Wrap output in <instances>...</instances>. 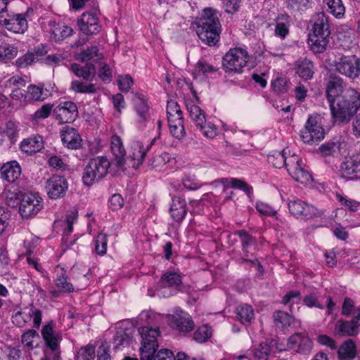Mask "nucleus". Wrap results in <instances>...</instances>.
<instances>
[{
  "instance_id": "obj_1",
  "label": "nucleus",
  "mask_w": 360,
  "mask_h": 360,
  "mask_svg": "<svg viewBox=\"0 0 360 360\" xmlns=\"http://www.w3.org/2000/svg\"><path fill=\"white\" fill-rule=\"evenodd\" d=\"M195 32L204 43L212 46L218 42L221 32L219 12L212 8H205L195 20Z\"/></svg>"
},
{
  "instance_id": "obj_2",
  "label": "nucleus",
  "mask_w": 360,
  "mask_h": 360,
  "mask_svg": "<svg viewBox=\"0 0 360 360\" xmlns=\"http://www.w3.org/2000/svg\"><path fill=\"white\" fill-rule=\"evenodd\" d=\"M313 22L312 32L309 35L308 44L314 53H322L326 49L329 41V24L323 13L314 15Z\"/></svg>"
},
{
  "instance_id": "obj_3",
  "label": "nucleus",
  "mask_w": 360,
  "mask_h": 360,
  "mask_svg": "<svg viewBox=\"0 0 360 360\" xmlns=\"http://www.w3.org/2000/svg\"><path fill=\"white\" fill-rule=\"evenodd\" d=\"M110 167V162L106 156H98L89 160L84 169L83 183L91 186L105 177Z\"/></svg>"
},
{
  "instance_id": "obj_4",
  "label": "nucleus",
  "mask_w": 360,
  "mask_h": 360,
  "mask_svg": "<svg viewBox=\"0 0 360 360\" xmlns=\"http://www.w3.org/2000/svg\"><path fill=\"white\" fill-rule=\"evenodd\" d=\"M359 108L360 93L353 89L347 90L344 101L340 104L333 118L334 122L340 123L349 121Z\"/></svg>"
},
{
  "instance_id": "obj_5",
  "label": "nucleus",
  "mask_w": 360,
  "mask_h": 360,
  "mask_svg": "<svg viewBox=\"0 0 360 360\" xmlns=\"http://www.w3.org/2000/svg\"><path fill=\"white\" fill-rule=\"evenodd\" d=\"M141 335V360H149L151 354H155L158 348L157 338L160 335L159 328L143 326L139 328Z\"/></svg>"
},
{
  "instance_id": "obj_6",
  "label": "nucleus",
  "mask_w": 360,
  "mask_h": 360,
  "mask_svg": "<svg viewBox=\"0 0 360 360\" xmlns=\"http://www.w3.org/2000/svg\"><path fill=\"white\" fill-rule=\"evenodd\" d=\"M134 108L136 113V126L139 130L143 131L155 127V120L150 112L147 101L143 95H136L134 98Z\"/></svg>"
},
{
  "instance_id": "obj_7",
  "label": "nucleus",
  "mask_w": 360,
  "mask_h": 360,
  "mask_svg": "<svg viewBox=\"0 0 360 360\" xmlns=\"http://www.w3.org/2000/svg\"><path fill=\"white\" fill-rule=\"evenodd\" d=\"M333 65L335 71L347 77L354 79L360 74V58L354 55L335 56Z\"/></svg>"
},
{
  "instance_id": "obj_8",
  "label": "nucleus",
  "mask_w": 360,
  "mask_h": 360,
  "mask_svg": "<svg viewBox=\"0 0 360 360\" xmlns=\"http://www.w3.org/2000/svg\"><path fill=\"white\" fill-rule=\"evenodd\" d=\"M249 60L248 51L242 48L231 49L223 57L224 68L230 72L240 73Z\"/></svg>"
},
{
  "instance_id": "obj_9",
  "label": "nucleus",
  "mask_w": 360,
  "mask_h": 360,
  "mask_svg": "<svg viewBox=\"0 0 360 360\" xmlns=\"http://www.w3.org/2000/svg\"><path fill=\"white\" fill-rule=\"evenodd\" d=\"M325 130L321 123V117L319 115H310L301 131L302 140L305 143L313 144L320 141L324 138Z\"/></svg>"
},
{
  "instance_id": "obj_10",
  "label": "nucleus",
  "mask_w": 360,
  "mask_h": 360,
  "mask_svg": "<svg viewBox=\"0 0 360 360\" xmlns=\"http://www.w3.org/2000/svg\"><path fill=\"white\" fill-rule=\"evenodd\" d=\"M344 82L342 79L335 77L330 78L326 89V96L330 104V109L334 118L340 104L344 101L345 95L342 96L344 91Z\"/></svg>"
},
{
  "instance_id": "obj_11",
  "label": "nucleus",
  "mask_w": 360,
  "mask_h": 360,
  "mask_svg": "<svg viewBox=\"0 0 360 360\" xmlns=\"http://www.w3.org/2000/svg\"><path fill=\"white\" fill-rule=\"evenodd\" d=\"M288 207L290 213L297 219L306 220L322 214L315 206L300 199L289 200Z\"/></svg>"
},
{
  "instance_id": "obj_12",
  "label": "nucleus",
  "mask_w": 360,
  "mask_h": 360,
  "mask_svg": "<svg viewBox=\"0 0 360 360\" xmlns=\"http://www.w3.org/2000/svg\"><path fill=\"white\" fill-rule=\"evenodd\" d=\"M181 283L180 275L174 271L164 274L158 282L156 293L159 297H168L176 293V287Z\"/></svg>"
},
{
  "instance_id": "obj_13",
  "label": "nucleus",
  "mask_w": 360,
  "mask_h": 360,
  "mask_svg": "<svg viewBox=\"0 0 360 360\" xmlns=\"http://www.w3.org/2000/svg\"><path fill=\"white\" fill-rule=\"evenodd\" d=\"M29 11L24 13L7 14L0 16V24L6 30L16 34H23L28 28L27 17Z\"/></svg>"
},
{
  "instance_id": "obj_14",
  "label": "nucleus",
  "mask_w": 360,
  "mask_h": 360,
  "mask_svg": "<svg viewBox=\"0 0 360 360\" xmlns=\"http://www.w3.org/2000/svg\"><path fill=\"white\" fill-rule=\"evenodd\" d=\"M42 207V198L37 193H24L19 206V213L23 218L33 217Z\"/></svg>"
},
{
  "instance_id": "obj_15",
  "label": "nucleus",
  "mask_w": 360,
  "mask_h": 360,
  "mask_svg": "<svg viewBox=\"0 0 360 360\" xmlns=\"http://www.w3.org/2000/svg\"><path fill=\"white\" fill-rule=\"evenodd\" d=\"M13 323L18 327H23L32 321L33 327L39 328L41 323V311L34 306L26 307L12 317Z\"/></svg>"
},
{
  "instance_id": "obj_16",
  "label": "nucleus",
  "mask_w": 360,
  "mask_h": 360,
  "mask_svg": "<svg viewBox=\"0 0 360 360\" xmlns=\"http://www.w3.org/2000/svg\"><path fill=\"white\" fill-rule=\"evenodd\" d=\"M169 325L180 333H187L194 328L191 316L179 308L174 309L173 314L168 315Z\"/></svg>"
},
{
  "instance_id": "obj_17",
  "label": "nucleus",
  "mask_w": 360,
  "mask_h": 360,
  "mask_svg": "<svg viewBox=\"0 0 360 360\" xmlns=\"http://www.w3.org/2000/svg\"><path fill=\"white\" fill-rule=\"evenodd\" d=\"M287 349L301 354H309L313 348V342L307 333H296L288 339Z\"/></svg>"
},
{
  "instance_id": "obj_18",
  "label": "nucleus",
  "mask_w": 360,
  "mask_h": 360,
  "mask_svg": "<svg viewBox=\"0 0 360 360\" xmlns=\"http://www.w3.org/2000/svg\"><path fill=\"white\" fill-rule=\"evenodd\" d=\"M237 235L240 237L243 251L244 255L243 260L245 262H250L252 264H255L257 266V269L258 271L262 272L263 267L258 262V260L253 257L252 251L256 250V240L254 238H252L250 235H249L245 231H238L237 232Z\"/></svg>"
},
{
  "instance_id": "obj_19",
  "label": "nucleus",
  "mask_w": 360,
  "mask_h": 360,
  "mask_svg": "<svg viewBox=\"0 0 360 360\" xmlns=\"http://www.w3.org/2000/svg\"><path fill=\"white\" fill-rule=\"evenodd\" d=\"M68 189V183L62 176L53 175L46 181V191L52 199H58L65 196Z\"/></svg>"
},
{
  "instance_id": "obj_20",
  "label": "nucleus",
  "mask_w": 360,
  "mask_h": 360,
  "mask_svg": "<svg viewBox=\"0 0 360 360\" xmlns=\"http://www.w3.org/2000/svg\"><path fill=\"white\" fill-rule=\"evenodd\" d=\"M53 113L59 123H70L77 117V107L72 101H63L54 108Z\"/></svg>"
},
{
  "instance_id": "obj_21",
  "label": "nucleus",
  "mask_w": 360,
  "mask_h": 360,
  "mask_svg": "<svg viewBox=\"0 0 360 360\" xmlns=\"http://www.w3.org/2000/svg\"><path fill=\"white\" fill-rule=\"evenodd\" d=\"M155 140L156 137H154L153 139L147 144H144L142 141L138 139L133 140L131 144L129 153V158L132 162L133 167H138L143 163L147 152L154 144Z\"/></svg>"
},
{
  "instance_id": "obj_22",
  "label": "nucleus",
  "mask_w": 360,
  "mask_h": 360,
  "mask_svg": "<svg viewBox=\"0 0 360 360\" xmlns=\"http://www.w3.org/2000/svg\"><path fill=\"white\" fill-rule=\"evenodd\" d=\"M79 30L86 34H96L101 30L97 15L91 12L84 13L77 20Z\"/></svg>"
},
{
  "instance_id": "obj_23",
  "label": "nucleus",
  "mask_w": 360,
  "mask_h": 360,
  "mask_svg": "<svg viewBox=\"0 0 360 360\" xmlns=\"http://www.w3.org/2000/svg\"><path fill=\"white\" fill-rule=\"evenodd\" d=\"M41 335L46 346L52 351H55L58 348L61 340V335L58 332L54 330L53 321H49L43 326Z\"/></svg>"
},
{
  "instance_id": "obj_24",
  "label": "nucleus",
  "mask_w": 360,
  "mask_h": 360,
  "mask_svg": "<svg viewBox=\"0 0 360 360\" xmlns=\"http://www.w3.org/2000/svg\"><path fill=\"white\" fill-rule=\"evenodd\" d=\"M61 140L64 146L70 149H77L81 146L82 138L77 131L70 127H65L61 131Z\"/></svg>"
},
{
  "instance_id": "obj_25",
  "label": "nucleus",
  "mask_w": 360,
  "mask_h": 360,
  "mask_svg": "<svg viewBox=\"0 0 360 360\" xmlns=\"http://www.w3.org/2000/svg\"><path fill=\"white\" fill-rule=\"evenodd\" d=\"M346 147V143L340 137H335L322 144L319 150L323 156H336L342 153Z\"/></svg>"
},
{
  "instance_id": "obj_26",
  "label": "nucleus",
  "mask_w": 360,
  "mask_h": 360,
  "mask_svg": "<svg viewBox=\"0 0 360 360\" xmlns=\"http://www.w3.org/2000/svg\"><path fill=\"white\" fill-rule=\"evenodd\" d=\"M54 282L58 290H56L52 287L49 290V292L54 297H58L61 293L72 292L75 290L72 283L68 281V277L63 272L57 276L54 280Z\"/></svg>"
},
{
  "instance_id": "obj_27",
  "label": "nucleus",
  "mask_w": 360,
  "mask_h": 360,
  "mask_svg": "<svg viewBox=\"0 0 360 360\" xmlns=\"http://www.w3.org/2000/svg\"><path fill=\"white\" fill-rule=\"evenodd\" d=\"M71 70L77 77L82 78L85 81L92 82L96 75V67L92 63L84 65L72 63Z\"/></svg>"
},
{
  "instance_id": "obj_28",
  "label": "nucleus",
  "mask_w": 360,
  "mask_h": 360,
  "mask_svg": "<svg viewBox=\"0 0 360 360\" xmlns=\"http://www.w3.org/2000/svg\"><path fill=\"white\" fill-rule=\"evenodd\" d=\"M212 184L215 187L222 185L224 186V190L231 187L240 189L246 193H249L251 191V188L246 182L236 178H221L212 181Z\"/></svg>"
},
{
  "instance_id": "obj_29",
  "label": "nucleus",
  "mask_w": 360,
  "mask_h": 360,
  "mask_svg": "<svg viewBox=\"0 0 360 360\" xmlns=\"http://www.w3.org/2000/svg\"><path fill=\"white\" fill-rule=\"evenodd\" d=\"M51 38L55 41H60L72 34L73 30L70 27L56 23L54 21L49 22Z\"/></svg>"
},
{
  "instance_id": "obj_30",
  "label": "nucleus",
  "mask_w": 360,
  "mask_h": 360,
  "mask_svg": "<svg viewBox=\"0 0 360 360\" xmlns=\"http://www.w3.org/2000/svg\"><path fill=\"white\" fill-rule=\"evenodd\" d=\"M111 150L117 167H122L125 164L126 151L121 138L117 135L111 137Z\"/></svg>"
},
{
  "instance_id": "obj_31",
  "label": "nucleus",
  "mask_w": 360,
  "mask_h": 360,
  "mask_svg": "<svg viewBox=\"0 0 360 360\" xmlns=\"http://www.w3.org/2000/svg\"><path fill=\"white\" fill-rule=\"evenodd\" d=\"M1 177L8 182L13 183L21 174V167L17 161L5 163L1 169Z\"/></svg>"
},
{
  "instance_id": "obj_32",
  "label": "nucleus",
  "mask_w": 360,
  "mask_h": 360,
  "mask_svg": "<svg viewBox=\"0 0 360 360\" xmlns=\"http://www.w3.org/2000/svg\"><path fill=\"white\" fill-rule=\"evenodd\" d=\"M359 323L355 320H339L335 326V332L342 336H354L358 334Z\"/></svg>"
},
{
  "instance_id": "obj_33",
  "label": "nucleus",
  "mask_w": 360,
  "mask_h": 360,
  "mask_svg": "<svg viewBox=\"0 0 360 360\" xmlns=\"http://www.w3.org/2000/svg\"><path fill=\"white\" fill-rule=\"evenodd\" d=\"M22 152L32 155L40 151L44 147V142L41 136H32L25 139L20 143Z\"/></svg>"
},
{
  "instance_id": "obj_34",
  "label": "nucleus",
  "mask_w": 360,
  "mask_h": 360,
  "mask_svg": "<svg viewBox=\"0 0 360 360\" xmlns=\"http://www.w3.org/2000/svg\"><path fill=\"white\" fill-rule=\"evenodd\" d=\"M169 212L176 221H182L186 215V202L184 199L176 197L172 199Z\"/></svg>"
},
{
  "instance_id": "obj_35",
  "label": "nucleus",
  "mask_w": 360,
  "mask_h": 360,
  "mask_svg": "<svg viewBox=\"0 0 360 360\" xmlns=\"http://www.w3.org/2000/svg\"><path fill=\"white\" fill-rule=\"evenodd\" d=\"M185 104L191 120L197 127L202 123V121H205L206 118L205 112L193 100H186Z\"/></svg>"
},
{
  "instance_id": "obj_36",
  "label": "nucleus",
  "mask_w": 360,
  "mask_h": 360,
  "mask_svg": "<svg viewBox=\"0 0 360 360\" xmlns=\"http://www.w3.org/2000/svg\"><path fill=\"white\" fill-rule=\"evenodd\" d=\"M274 319L275 324L278 328L291 326L296 328H299L301 324L300 321L296 320L294 317L283 311H278L274 313Z\"/></svg>"
},
{
  "instance_id": "obj_37",
  "label": "nucleus",
  "mask_w": 360,
  "mask_h": 360,
  "mask_svg": "<svg viewBox=\"0 0 360 360\" xmlns=\"http://www.w3.org/2000/svg\"><path fill=\"white\" fill-rule=\"evenodd\" d=\"M46 52V50H40L39 49H35L34 52H27L24 56L16 60L15 65L20 68H26L27 66L39 61L40 57L43 56Z\"/></svg>"
},
{
  "instance_id": "obj_38",
  "label": "nucleus",
  "mask_w": 360,
  "mask_h": 360,
  "mask_svg": "<svg viewBox=\"0 0 360 360\" xmlns=\"http://www.w3.org/2000/svg\"><path fill=\"white\" fill-rule=\"evenodd\" d=\"M70 89L77 94H94L97 93L99 88L89 81L73 80L71 82Z\"/></svg>"
},
{
  "instance_id": "obj_39",
  "label": "nucleus",
  "mask_w": 360,
  "mask_h": 360,
  "mask_svg": "<svg viewBox=\"0 0 360 360\" xmlns=\"http://www.w3.org/2000/svg\"><path fill=\"white\" fill-rule=\"evenodd\" d=\"M295 69L297 75L303 79H309L314 74V66L308 59L299 60L295 63Z\"/></svg>"
},
{
  "instance_id": "obj_40",
  "label": "nucleus",
  "mask_w": 360,
  "mask_h": 360,
  "mask_svg": "<svg viewBox=\"0 0 360 360\" xmlns=\"http://www.w3.org/2000/svg\"><path fill=\"white\" fill-rule=\"evenodd\" d=\"M340 360H352L356 356V347L352 340L345 341L338 351Z\"/></svg>"
},
{
  "instance_id": "obj_41",
  "label": "nucleus",
  "mask_w": 360,
  "mask_h": 360,
  "mask_svg": "<svg viewBox=\"0 0 360 360\" xmlns=\"http://www.w3.org/2000/svg\"><path fill=\"white\" fill-rule=\"evenodd\" d=\"M358 169V163L352 158L346 160L340 166L342 176L347 179H355L357 176Z\"/></svg>"
},
{
  "instance_id": "obj_42",
  "label": "nucleus",
  "mask_w": 360,
  "mask_h": 360,
  "mask_svg": "<svg viewBox=\"0 0 360 360\" xmlns=\"http://www.w3.org/2000/svg\"><path fill=\"white\" fill-rule=\"evenodd\" d=\"M21 342L27 349L31 350L39 346L40 337L36 330H28L22 335Z\"/></svg>"
},
{
  "instance_id": "obj_43",
  "label": "nucleus",
  "mask_w": 360,
  "mask_h": 360,
  "mask_svg": "<svg viewBox=\"0 0 360 360\" xmlns=\"http://www.w3.org/2000/svg\"><path fill=\"white\" fill-rule=\"evenodd\" d=\"M327 11L336 18H342L345 13V7L342 0H323Z\"/></svg>"
},
{
  "instance_id": "obj_44",
  "label": "nucleus",
  "mask_w": 360,
  "mask_h": 360,
  "mask_svg": "<svg viewBox=\"0 0 360 360\" xmlns=\"http://www.w3.org/2000/svg\"><path fill=\"white\" fill-rule=\"evenodd\" d=\"M50 95L49 91L44 88V85H30L27 87L29 101L31 100L44 101Z\"/></svg>"
},
{
  "instance_id": "obj_45",
  "label": "nucleus",
  "mask_w": 360,
  "mask_h": 360,
  "mask_svg": "<svg viewBox=\"0 0 360 360\" xmlns=\"http://www.w3.org/2000/svg\"><path fill=\"white\" fill-rule=\"evenodd\" d=\"M197 128L205 137L210 139L215 138L219 132L218 127L207 118Z\"/></svg>"
},
{
  "instance_id": "obj_46",
  "label": "nucleus",
  "mask_w": 360,
  "mask_h": 360,
  "mask_svg": "<svg viewBox=\"0 0 360 360\" xmlns=\"http://www.w3.org/2000/svg\"><path fill=\"white\" fill-rule=\"evenodd\" d=\"M236 314L240 321L243 323H250L255 318L254 310L248 304L239 305L236 309Z\"/></svg>"
},
{
  "instance_id": "obj_47",
  "label": "nucleus",
  "mask_w": 360,
  "mask_h": 360,
  "mask_svg": "<svg viewBox=\"0 0 360 360\" xmlns=\"http://www.w3.org/2000/svg\"><path fill=\"white\" fill-rule=\"evenodd\" d=\"M289 174L296 181L304 185H308L313 180L311 174L304 168L303 165L300 166L299 169L297 168L294 171L289 173Z\"/></svg>"
},
{
  "instance_id": "obj_48",
  "label": "nucleus",
  "mask_w": 360,
  "mask_h": 360,
  "mask_svg": "<svg viewBox=\"0 0 360 360\" xmlns=\"http://www.w3.org/2000/svg\"><path fill=\"white\" fill-rule=\"evenodd\" d=\"M217 68L210 64L205 60H200L196 64L193 70V75L195 78L206 76L210 73L216 72Z\"/></svg>"
},
{
  "instance_id": "obj_49",
  "label": "nucleus",
  "mask_w": 360,
  "mask_h": 360,
  "mask_svg": "<svg viewBox=\"0 0 360 360\" xmlns=\"http://www.w3.org/2000/svg\"><path fill=\"white\" fill-rule=\"evenodd\" d=\"M171 160V156L165 152H158L153 154L150 158V165L157 169H162Z\"/></svg>"
},
{
  "instance_id": "obj_50",
  "label": "nucleus",
  "mask_w": 360,
  "mask_h": 360,
  "mask_svg": "<svg viewBox=\"0 0 360 360\" xmlns=\"http://www.w3.org/2000/svg\"><path fill=\"white\" fill-rule=\"evenodd\" d=\"M133 342L130 335L124 331H117L115 335L114 347L115 350H123Z\"/></svg>"
},
{
  "instance_id": "obj_51",
  "label": "nucleus",
  "mask_w": 360,
  "mask_h": 360,
  "mask_svg": "<svg viewBox=\"0 0 360 360\" xmlns=\"http://www.w3.org/2000/svg\"><path fill=\"white\" fill-rule=\"evenodd\" d=\"M288 153V148H285L282 151H275L268 155V162L276 168H281L285 165Z\"/></svg>"
},
{
  "instance_id": "obj_52",
  "label": "nucleus",
  "mask_w": 360,
  "mask_h": 360,
  "mask_svg": "<svg viewBox=\"0 0 360 360\" xmlns=\"http://www.w3.org/2000/svg\"><path fill=\"white\" fill-rule=\"evenodd\" d=\"M167 114L168 122L173 120L183 119L182 111L179 104L174 100H170L167 105Z\"/></svg>"
},
{
  "instance_id": "obj_53",
  "label": "nucleus",
  "mask_w": 360,
  "mask_h": 360,
  "mask_svg": "<svg viewBox=\"0 0 360 360\" xmlns=\"http://www.w3.org/2000/svg\"><path fill=\"white\" fill-rule=\"evenodd\" d=\"M288 18L285 15L278 17L275 27V34L281 39H284L289 32Z\"/></svg>"
},
{
  "instance_id": "obj_54",
  "label": "nucleus",
  "mask_w": 360,
  "mask_h": 360,
  "mask_svg": "<svg viewBox=\"0 0 360 360\" xmlns=\"http://www.w3.org/2000/svg\"><path fill=\"white\" fill-rule=\"evenodd\" d=\"M303 165L302 159L295 153H291L288 149V153L286 155V160L285 161V168L289 173L294 171L297 168Z\"/></svg>"
},
{
  "instance_id": "obj_55",
  "label": "nucleus",
  "mask_w": 360,
  "mask_h": 360,
  "mask_svg": "<svg viewBox=\"0 0 360 360\" xmlns=\"http://www.w3.org/2000/svg\"><path fill=\"white\" fill-rule=\"evenodd\" d=\"M24 193L18 188L10 189L6 197V201L8 206L15 207L21 203Z\"/></svg>"
},
{
  "instance_id": "obj_56",
  "label": "nucleus",
  "mask_w": 360,
  "mask_h": 360,
  "mask_svg": "<svg viewBox=\"0 0 360 360\" xmlns=\"http://www.w3.org/2000/svg\"><path fill=\"white\" fill-rule=\"evenodd\" d=\"M338 40L340 45L342 46L344 49H349L355 45L354 35L351 30L346 33L340 32L338 34Z\"/></svg>"
},
{
  "instance_id": "obj_57",
  "label": "nucleus",
  "mask_w": 360,
  "mask_h": 360,
  "mask_svg": "<svg viewBox=\"0 0 360 360\" xmlns=\"http://www.w3.org/2000/svg\"><path fill=\"white\" fill-rule=\"evenodd\" d=\"M253 356L250 360H267L271 352L268 343H261L259 347L252 351Z\"/></svg>"
},
{
  "instance_id": "obj_58",
  "label": "nucleus",
  "mask_w": 360,
  "mask_h": 360,
  "mask_svg": "<svg viewBox=\"0 0 360 360\" xmlns=\"http://www.w3.org/2000/svg\"><path fill=\"white\" fill-rule=\"evenodd\" d=\"M212 332V328L210 326L203 325L194 333L193 338L198 342H205L211 337Z\"/></svg>"
},
{
  "instance_id": "obj_59",
  "label": "nucleus",
  "mask_w": 360,
  "mask_h": 360,
  "mask_svg": "<svg viewBox=\"0 0 360 360\" xmlns=\"http://www.w3.org/2000/svg\"><path fill=\"white\" fill-rule=\"evenodd\" d=\"M183 122V119H175L172 122H168L169 131L173 136L178 139L183 136L184 131Z\"/></svg>"
},
{
  "instance_id": "obj_60",
  "label": "nucleus",
  "mask_w": 360,
  "mask_h": 360,
  "mask_svg": "<svg viewBox=\"0 0 360 360\" xmlns=\"http://www.w3.org/2000/svg\"><path fill=\"white\" fill-rule=\"evenodd\" d=\"M319 292H313L304 297L303 302L308 307H316L318 309H324V306L319 302Z\"/></svg>"
},
{
  "instance_id": "obj_61",
  "label": "nucleus",
  "mask_w": 360,
  "mask_h": 360,
  "mask_svg": "<svg viewBox=\"0 0 360 360\" xmlns=\"http://www.w3.org/2000/svg\"><path fill=\"white\" fill-rule=\"evenodd\" d=\"M94 357L95 347L91 345H88L78 351L76 360H94Z\"/></svg>"
},
{
  "instance_id": "obj_62",
  "label": "nucleus",
  "mask_w": 360,
  "mask_h": 360,
  "mask_svg": "<svg viewBox=\"0 0 360 360\" xmlns=\"http://www.w3.org/2000/svg\"><path fill=\"white\" fill-rule=\"evenodd\" d=\"M301 301V294L297 290H292L285 295L282 300L283 304H289L291 311H292V306L298 304Z\"/></svg>"
},
{
  "instance_id": "obj_63",
  "label": "nucleus",
  "mask_w": 360,
  "mask_h": 360,
  "mask_svg": "<svg viewBox=\"0 0 360 360\" xmlns=\"http://www.w3.org/2000/svg\"><path fill=\"white\" fill-rule=\"evenodd\" d=\"M184 186L188 190H196L201 186L200 181L192 174H186L183 179Z\"/></svg>"
},
{
  "instance_id": "obj_64",
  "label": "nucleus",
  "mask_w": 360,
  "mask_h": 360,
  "mask_svg": "<svg viewBox=\"0 0 360 360\" xmlns=\"http://www.w3.org/2000/svg\"><path fill=\"white\" fill-rule=\"evenodd\" d=\"M95 251L99 255H103L107 251V236L105 233H99L95 239Z\"/></svg>"
}]
</instances>
